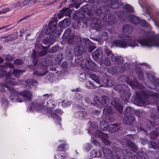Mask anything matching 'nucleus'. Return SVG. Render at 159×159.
<instances>
[{
    "label": "nucleus",
    "mask_w": 159,
    "mask_h": 159,
    "mask_svg": "<svg viewBox=\"0 0 159 159\" xmlns=\"http://www.w3.org/2000/svg\"><path fill=\"white\" fill-rule=\"evenodd\" d=\"M140 95L137 97L135 100L137 105L140 106H143L144 104H151L156 102V100H159V95L154 93L146 91L145 92H142Z\"/></svg>",
    "instance_id": "obj_1"
},
{
    "label": "nucleus",
    "mask_w": 159,
    "mask_h": 159,
    "mask_svg": "<svg viewBox=\"0 0 159 159\" xmlns=\"http://www.w3.org/2000/svg\"><path fill=\"white\" fill-rule=\"evenodd\" d=\"M146 37L143 39H139L137 42L142 46L151 47H159V39H157L155 34L150 32L146 33L144 35Z\"/></svg>",
    "instance_id": "obj_2"
},
{
    "label": "nucleus",
    "mask_w": 159,
    "mask_h": 159,
    "mask_svg": "<svg viewBox=\"0 0 159 159\" xmlns=\"http://www.w3.org/2000/svg\"><path fill=\"white\" fill-rule=\"evenodd\" d=\"M119 37L126 41L116 40L113 42V44L119 47L124 48L127 46L134 47L137 46L135 39L132 37L124 34H120Z\"/></svg>",
    "instance_id": "obj_3"
},
{
    "label": "nucleus",
    "mask_w": 159,
    "mask_h": 159,
    "mask_svg": "<svg viewBox=\"0 0 159 159\" xmlns=\"http://www.w3.org/2000/svg\"><path fill=\"white\" fill-rule=\"evenodd\" d=\"M11 73L6 74L5 75L6 79L5 80V84L0 83V91H4L5 90V88H6L10 91L11 94L9 97L11 100H13L14 98L13 97V91L15 90L13 87L10 86L11 85H15L17 84V82L15 81L14 79H12L11 77Z\"/></svg>",
    "instance_id": "obj_4"
},
{
    "label": "nucleus",
    "mask_w": 159,
    "mask_h": 159,
    "mask_svg": "<svg viewBox=\"0 0 159 159\" xmlns=\"http://www.w3.org/2000/svg\"><path fill=\"white\" fill-rule=\"evenodd\" d=\"M13 97L15 98L16 97V101L18 102H22L25 100L30 101L31 100L32 97V93L27 90H24L20 93H17L15 90H13Z\"/></svg>",
    "instance_id": "obj_5"
},
{
    "label": "nucleus",
    "mask_w": 159,
    "mask_h": 159,
    "mask_svg": "<svg viewBox=\"0 0 159 159\" xmlns=\"http://www.w3.org/2000/svg\"><path fill=\"white\" fill-rule=\"evenodd\" d=\"M45 110H47L49 112H51V116L53 119L56 121H58L59 122L61 120V118L57 115L56 113L59 114L61 113V110L60 109L56 110L55 111V112H52V110L55 106L54 101L52 99H50L46 103V104H44Z\"/></svg>",
    "instance_id": "obj_6"
},
{
    "label": "nucleus",
    "mask_w": 159,
    "mask_h": 159,
    "mask_svg": "<svg viewBox=\"0 0 159 159\" xmlns=\"http://www.w3.org/2000/svg\"><path fill=\"white\" fill-rule=\"evenodd\" d=\"M114 89L120 92L121 99L123 101H127L129 98L130 93L126 85L122 84L116 85L114 87Z\"/></svg>",
    "instance_id": "obj_7"
},
{
    "label": "nucleus",
    "mask_w": 159,
    "mask_h": 159,
    "mask_svg": "<svg viewBox=\"0 0 159 159\" xmlns=\"http://www.w3.org/2000/svg\"><path fill=\"white\" fill-rule=\"evenodd\" d=\"M81 67L85 70L94 71H96L98 68L97 66L90 58L84 59L81 62Z\"/></svg>",
    "instance_id": "obj_8"
},
{
    "label": "nucleus",
    "mask_w": 159,
    "mask_h": 159,
    "mask_svg": "<svg viewBox=\"0 0 159 159\" xmlns=\"http://www.w3.org/2000/svg\"><path fill=\"white\" fill-rule=\"evenodd\" d=\"M131 154L130 152H128L126 150H122L121 151H120L118 155L112 154L110 159H126L125 158V156L130 157Z\"/></svg>",
    "instance_id": "obj_9"
},
{
    "label": "nucleus",
    "mask_w": 159,
    "mask_h": 159,
    "mask_svg": "<svg viewBox=\"0 0 159 159\" xmlns=\"http://www.w3.org/2000/svg\"><path fill=\"white\" fill-rule=\"evenodd\" d=\"M120 81L122 82H126L127 84H129L131 87H135L140 88V84H139L137 81L134 80L133 81H130L126 76L123 75L119 78Z\"/></svg>",
    "instance_id": "obj_10"
},
{
    "label": "nucleus",
    "mask_w": 159,
    "mask_h": 159,
    "mask_svg": "<svg viewBox=\"0 0 159 159\" xmlns=\"http://www.w3.org/2000/svg\"><path fill=\"white\" fill-rule=\"evenodd\" d=\"M31 109L35 110L37 111H40L43 110H45L44 103L41 102L40 100H38L34 101L31 106Z\"/></svg>",
    "instance_id": "obj_11"
},
{
    "label": "nucleus",
    "mask_w": 159,
    "mask_h": 159,
    "mask_svg": "<svg viewBox=\"0 0 159 159\" xmlns=\"http://www.w3.org/2000/svg\"><path fill=\"white\" fill-rule=\"evenodd\" d=\"M93 134L96 137L100 138L105 144L107 145L110 143V141L108 140V136L107 134L97 130Z\"/></svg>",
    "instance_id": "obj_12"
},
{
    "label": "nucleus",
    "mask_w": 159,
    "mask_h": 159,
    "mask_svg": "<svg viewBox=\"0 0 159 159\" xmlns=\"http://www.w3.org/2000/svg\"><path fill=\"white\" fill-rule=\"evenodd\" d=\"M84 39H86L84 38ZM83 39H81V38L79 36H76L75 37V35L73 34H71L68 39V42L69 44H80L81 45H83L84 43L83 42Z\"/></svg>",
    "instance_id": "obj_13"
},
{
    "label": "nucleus",
    "mask_w": 159,
    "mask_h": 159,
    "mask_svg": "<svg viewBox=\"0 0 159 159\" xmlns=\"http://www.w3.org/2000/svg\"><path fill=\"white\" fill-rule=\"evenodd\" d=\"M103 21L108 25H111L114 24L116 21L115 16L111 13L106 14L102 18Z\"/></svg>",
    "instance_id": "obj_14"
},
{
    "label": "nucleus",
    "mask_w": 159,
    "mask_h": 159,
    "mask_svg": "<svg viewBox=\"0 0 159 159\" xmlns=\"http://www.w3.org/2000/svg\"><path fill=\"white\" fill-rule=\"evenodd\" d=\"M83 41L84 44L86 45H85L86 52H91L95 48L94 46L92 45L91 43L88 39H84Z\"/></svg>",
    "instance_id": "obj_15"
},
{
    "label": "nucleus",
    "mask_w": 159,
    "mask_h": 159,
    "mask_svg": "<svg viewBox=\"0 0 159 159\" xmlns=\"http://www.w3.org/2000/svg\"><path fill=\"white\" fill-rule=\"evenodd\" d=\"M74 54L77 56L81 55L82 53L86 52L85 45H80L75 48L74 49Z\"/></svg>",
    "instance_id": "obj_16"
},
{
    "label": "nucleus",
    "mask_w": 159,
    "mask_h": 159,
    "mask_svg": "<svg viewBox=\"0 0 159 159\" xmlns=\"http://www.w3.org/2000/svg\"><path fill=\"white\" fill-rule=\"evenodd\" d=\"M111 104L114 106L116 110H117L120 113L122 112L123 107L120 103V101L117 98H115L111 101Z\"/></svg>",
    "instance_id": "obj_17"
},
{
    "label": "nucleus",
    "mask_w": 159,
    "mask_h": 159,
    "mask_svg": "<svg viewBox=\"0 0 159 159\" xmlns=\"http://www.w3.org/2000/svg\"><path fill=\"white\" fill-rule=\"evenodd\" d=\"M96 8V6L92 7V10L94 11L99 16L105 14L108 11V9L107 7H99L97 10L96 11L95 9Z\"/></svg>",
    "instance_id": "obj_18"
},
{
    "label": "nucleus",
    "mask_w": 159,
    "mask_h": 159,
    "mask_svg": "<svg viewBox=\"0 0 159 159\" xmlns=\"http://www.w3.org/2000/svg\"><path fill=\"white\" fill-rule=\"evenodd\" d=\"M131 157V156H130ZM131 159H148V156L144 152H140L131 156Z\"/></svg>",
    "instance_id": "obj_19"
},
{
    "label": "nucleus",
    "mask_w": 159,
    "mask_h": 159,
    "mask_svg": "<svg viewBox=\"0 0 159 159\" xmlns=\"http://www.w3.org/2000/svg\"><path fill=\"white\" fill-rule=\"evenodd\" d=\"M101 19L96 17L94 18L93 20V23L94 24V27L98 31H101L102 26L101 25Z\"/></svg>",
    "instance_id": "obj_20"
},
{
    "label": "nucleus",
    "mask_w": 159,
    "mask_h": 159,
    "mask_svg": "<svg viewBox=\"0 0 159 159\" xmlns=\"http://www.w3.org/2000/svg\"><path fill=\"white\" fill-rule=\"evenodd\" d=\"M71 11L69 10V8H64L61 10L58 14L59 19L61 18L64 16H70L71 14Z\"/></svg>",
    "instance_id": "obj_21"
},
{
    "label": "nucleus",
    "mask_w": 159,
    "mask_h": 159,
    "mask_svg": "<svg viewBox=\"0 0 159 159\" xmlns=\"http://www.w3.org/2000/svg\"><path fill=\"white\" fill-rule=\"evenodd\" d=\"M90 156L93 158H100L102 156V153L100 149H93L90 152Z\"/></svg>",
    "instance_id": "obj_22"
},
{
    "label": "nucleus",
    "mask_w": 159,
    "mask_h": 159,
    "mask_svg": "<svg viewBox=\"0 0 159 159\" xmlns=\"http://www.w3.org/2000/svg\"><path fill=\"white\" fill-rule=\"evenodd\" d=\"M102 53L101 49H97L92 53V55L94 59L97 60L101 57Z\"/></svg>",
    "instance_id": "obj_23"
},
{
    "label": "nucleus",
    "mask_w": 159,
    "mask_h": 159,
    "mask_svg": "<svg viewBox=\"0 0 159 159\" xmlns=\"http://www.w3.org/2000/svg\"><path fill=\"white\" fill-rule=\"evenodd\" d=\"M113 113L112 107L110 105L106 106L103 109V114L107 116L111 115Z\"/></svg>",
    "instance_id": "obj_24"
},
{
    "label": "nucleus",
    "mask_w": 159,
    "mask_h": 159,
    "mask_svg": "<svg viewBox=\"0 0 159 159\" xmlns=\"http://www.w3.org/2000/svg\"><path fill=\"white\" fill-rule=\"evenodd\" d=\"M104 157L107 159H110L112 153L111 151L108 148H104L102 150Z\"/></svg>",
    "instance_id": "obj_25"
},
{
    "label": "nucleus",
    "mask_w": 159,
    "mask_h": 159,
    "mask_svg": "<svg viewBox=\"0 0 159 159\" xmlns=\"http://www.w3.org/2000/svg\"><path fill=\"white\" fill-rule=\"evenodd\" d=\"M135 120V118L133 116H129L125 117L124 120L123 122L126 125L132 124Z\"/></svg>",
    "instance_id": "obj_26"
},
{
    "label": "nucleus",
    "mask_w": 159,
    "mask_h": 159,
    "mask_svg": "<svg viewBox=\"0 0 159 159\" xmlns=\"http://www.w3.org/2000/svg\"><path fill=\"white\" fill-rule=\"evenodd\" d=\"M129 20L134 24L139 23L140 20L139 18L133 15H130L128 18Z\"/></svg>",
    "instance_id": "obj_27"
},
{
    "label": "nucleus",
    "mask_w": 159,
    "mask_h": 159,
    "mask_svg": "<svg viewBox=\"0 0 159 159\" xmlns=\"http://www.w3.org/2000/svg\"><path fill=\"white\" fill-rule=\"evenodd\" d=\"M70 24L68 19H65L59 23V25L61 28H66L69 26Z\"/></svg>",
    "instance_id": "obj_28"
},
{
    "label": "nucleus",
    "mask_w": 159,
    "mask_h": 159,
    "mask_svg": "<svg viewBox=\"0 0 159 159\" xmlns=\"http://www.w3.org/2000/svg\"><path fill=\"white\" fill-rule=\"evenodd\" d=\"M120 0H110L108 2L110 3V7L112 8H116L119 6V2Z\"/></svg>",
    "instance_id": "obj_29"
},
{
    "label": "nucleus",
    "mask_w": 159,
    "mask_h": 159,
    "mask_svg": "<svg viewBox=\"0 0 159 159\" xmlns=\"http://www.w3.org/2000/svg\"><path fill=\"white\" fill-rule=\"evenodd\" d=\"M127 144L134 152H135L137 151L138 148L137 146L132 142L131 140H127Z\"/></svg>",
    "instance_id": "obj_30"
},
{
    "label": "nucleus",
    "mask_w": 159,
    "mask_h": 159,
    "mask_svg": "<svg viewBox=\"0 0 159 159\" xmlns=\"http://www.w3.org/2000/svg\"><path fill=\"white\" fill-rule=\"evenodd\" d=\"M26 86H28L30 88L32 86H35L37 84V82L35 80L30 79L26 80Z\"/></svg>",
    "instance_id": "obj_31"
},
{
    "label": "nucleus",
    "mask_w": 159,
    "mask_h": 159,
    "mask_svg": "<svg viewBox=\"0 0 159 159\" xmlns=\"http://www.w3.org/2000/svg\"><path fill=\"white\" fill-rule=\"evenodd\" d=\"M109 125L106 122H101L100 125V128L103 131H107L109 130Z\"/></svg>",
    "instance_id": "obj_32"
},
{
    "label": "nucleus",
    "mask_w": 159,
    "mask_h": 159,
    "mask_svg": "<svg viewBox=\"0 0 159 159\" xmlns=\"http://www.w3.org/2000/svg\"><path fill=\"white\" fill-rule=\"evenodd\" d=\"M123 31L129 34L131 33L132 31V28L129 25H125L123 27Z\"/></svg>",
    "instance_id": "obj_33"
},
{
    "label": "nucleus",
    "mask_w": 159,
    "mask_h": 159,
    "mask_svg": "<svg viewBox=\"0 0 159 159\" xmlns=\"http://www.w3.org/2000/svg\"><path fill=\"white\" fill-rule=\"evenodd\" d=\"M24 70H18L17 69H14L12 73L15 77H18L19 76L22 75L23 72H24Z\"/></svg>",
    "instance_id": "obj_34"
},
{
    "label": "nucleus",
    "mask_w": 159,
    "mask_h": 159,
    "mask_svg": "<svg viewBox=\"0 0 159 159\" xmlns=\"http://www.w3.org/2000/svg\"><path fill=\"white\" fill-rule=\"evenodd\" d=\"M159 135V128H156L155 130H153L151 134V137L152 139H154Z\"/></svg>",
    "instance_id": "obj_35"
},
{
    "label": "nucleus",
    "mask_w": 159,
    "mask_h": 159,
    "mask_svg": "<svg viewBox=\"0 0 159 159\" xmlns=\"http://www.w3.org/2000/svg\"><path fill=\"white\" fill-rule=\"evenodd\" d=\"M120 123L118 124H114L112 125V127L111 128L112 129V132H114L115 131H117L119 130H120L122 129V128L120 126Z\"/></svg>",
    "instance_id": "obj_36"
},
{
    "label": "nucleus",
    "mask_w": 159,
    "mask_h": 159,
    "mask_svg": "<svg viewBox=\"0 0 159 159\" xmlns=\"http://www.w3.org/2000/svg\"><path fill=\"white\" fill-rule=\"evenodd\" d=\"M43 72L41 73L40 71H38L37 72H34V74L38 76H43L47 73V71L46 69V67L43 66L42 67Z\"/></svg>",
    "instance_id": "obj_37"
},
{
    "label": "nucleus",
    "mask_w": 159,
    "mask_h": 159,
    "mask_svg": "<svg viewBox=\"0 0 159 159\" xmlns=\"http://www.w3.org/2000/svg\"><path fill=\"white\" fill-rule=\"evenodd\" d=\"M85 86L86 87L89 89H94L97 87L100 86H96L93 84L90 81H87L85 83Z\"/></svg>",
    "instance_id": "obj_38"
},
{
    "label": "nucleus",
    "mask_w": 159,
    "mask_h": 159,
    "mask_svg": "<svg viewBox=\"0 0 159 159\" xmlns=\"http://www.w3.org/2000/svg\"><path fill=\"white\" fill-rule=\"evenodd\" d=\"M65 53L66 58L67 59H70L72 58V53L71 52L70 49H66Z\"/></svg>",
    "instance_id": "obj_39"
},
{
    "label": "nucleus",
    "mask_w": 159,
    "mask_h": 159,
    "mask_svg": "<svg viewBox=\"0 0 159 159\" xmlns=\"http://www.w3.org/2000/svg\"><path fill=\"white\" fill-rule=\"evenodd\" d=\"M71 32V30L70 28H68L64 32L62 38L64 39H66L70 36Z\"/></svg>",
    "instance_id": "obj_40"
},
{
    "label": "nucleus",
    "mask_w": 159,
    "mask_h": 159,
    "mask_svg": "<svg viewBox=\"0 0 159 159\" xmlns=\"http://www.w3.org/2000/svg\"><path fill=\"white\" fill-rule=\"evenodd\" d=\"M107 85L109 86H112L115 83V81L113 78L110 77L107 79Z\"/></svg>",
    "instance_id": "obj_41"
},
{
    "label": "nucleus",
    "mask_w": 159,
    "mask_h": 159,
    "mask_svg": "<svg viewBox=\"0 0 159 159\" xmlns=\"http://www.w3.org/2000/svg\"><path fill=\"white\" fill-rule=\"evenodd\" d=\"M102 121L104 122H112L114 121V119L112 117H107L105 118L103 117L102 119Z\"/></svg>",
    "instance_id": "obj_42"
},
{
    "label": "nucleus",
    "mask_w": 159,
    "mask_h": 159,
    "mask_svg": "<svg viewBox=\"0 0 159 159\" xmlns=\"http://www.w3.org/2000/svg\"><path fill=\"white\" fill-rule=\"evenodd\" d=\"M57 22L56 21H50L49 22L48 25H53L52 26V28L51 29H52V32H55L56 30H57Z\"/></svg>",
    "instance_id": "obj_43"
},
{
    "label": "nucleus",
    "mask_w": 159,
    "mask_h": 159,
    "mask_svg": "<svg viewBox=\"0 0 159 159\" xmlns=\"http://www.w3.org/2000/svg\"><path fill=\"white\" fill-rule=\"evenodd\" d=\"M89 77L93 80L95 81L97 84H100V81L99 80L98 78L95 74H90L89 75Z\"/></svg>",
    "instance_id": "obj_44"
},
{
    "label": "nucleus",
    "mask_w": 159,
    "mask_h": 159,
    "mask_svg": "<svg viewBox=\"0 0 159 159\" xmlns=\"http://www.w3.org/2000/svg\"><path fill=\"white\" fill-rule=\"evenodd\" d=\"M134 110L133 109L130 107H127L125 110V111L124 112V114L125 115H126L128 114H132L133 112H134Z\"/></svg>",
    "instance_id": "obj_45"
},
{
    "label": "nucleus",
    "mask_w": 159,
    "mask_h": 159,
    "mask_svg": "<svg viewBox=\"0 0 159 159\" xmlns=\"http://www.w3.org/2000/svg\"><path fill=\"white\" fill-rule=\"evenodd\" d=\"M76 117L79 119H82L84 116V113L82 111H78L75 113Z\"/></svg>",
    "instance_id": "obj_46"
},
{
    "label": "nucleus",
    "mask_w": 159,
    "mask_h": 159,
    "mask_svg": "<svg viewBox=\"0 0 159 159\" xmlns=\"http://www.w3.org/2000/svg\"><path fill=\"white\" fill-rule=\"evenodd\" d=\"M52 26L51 25H48V26L46 28L45 31V33L46 34H51L52 32V30L51 29Z\"/></svg>",
    "instance_id": "obj_47"
},
{
    "label": "nucleus",
    "mask_w": 159,
    "mask_h": 159,
    "mask_svg": "<svg viewBox=\"0 0 159 159\" xmlns=\"http://www.w3.org/2000/svg\"><path fill=\"white\" fill-rule=\"evenodd\" d=\"M82 96L81 94L79 93H76V97L75 99L76 101L77 102L80 101L82 99Z\"/></svg>",
    "instance_id": "obj_48"
},
{
    "label": "nucleus",
    "mask_w": 159,
    "mask_h": 159,
    "mask_svg": "<svg viewBox=\"0 0 159 159\" xmlns=\"http://www.w3.org/2000/svg\"><path fill=\"white\" fill-rule=\"evenodd\" d=\"M124 8L129 12H133L134 11L133 8L129 5H125L124 6Z\"/></svg>",
    "instance_id": "obj_49"
},
{
    "label": "nucleus",
    "mask_w": 159,
    "mask_h": 159,
    "mask_svg": "<svg viewBox=\"0 0 159 159\" xmlns=\"http://www.w3.org/2000/svg\"><path fill=\"white\" fill-rule=\"evenodd\" d=\"M59 47L58 46H54L51 48L49 50V52L51 53H55L58 50Z\"/></svg>",
    "instance_id": "obj_50"
},
{
    "label": "nucleus",
    "mask_w": 159,
    "mask_h": 159,
    "mask_svg": "<svg viewBox=\"0 0 159 159\" xmlns=\"http://www.w3.org/2000/svg\"><path fill=\"white\" fill-rule=\"evenodd\" d=\"M14 63L16 65H21L23 63V61L20 59H17L14 61Z\"/></svg>",
    "instance_id": "obj_51"
},
{
    "label": "nucleus",
    "mask_w": 159,
    "mask_h": 159,
    "mask_svg": "<svg viewBox=\"0 0 159 159\" xmlns=\"http://www.w3.org/2000/svg\"><path fill=\"white\" fill-rule=\"evenodd\" d=\"M157 145L156 143L154 141H152L150 142L149 147L150 148L156 149L157 147Z\"/></svg>",
    "instance_id": "obj_52"
},
{
    "label": "nucleus",
    "mask_w": 159,
    "mask_h": 159,
    "mask_svg": "<svg viewBox=\"0 0 159 159\" xmlns=\"http://www.w3.org/2000/svg\"><path fill=\"white\" fill-rule=\"evenodd\" d=\"M7 68L5 65H0V71L1 72L5 73Z\"/></svg>",
    "instance_id": "obj_53"
},
{
    "label": "nucleus",
    "mask_w": 159,
    "mask_h": 159,
    "mask_svg": "<svg viewBox=\"0 0 159 159\" xmlns=\"http://www.w3.org/2000/svg\"><path fill=\"white\" fill-rule=\"evenodd\" d=\"M63 59V57L61 54H58L56 59V60L58 61V63H60Z\"/></svg>",
    "instance_id": "obj_54"
},
{
    "label": "nucleus",
    "mask_w": 159,
    "mask_h": 159,
    "mask_svg": "<svg viewBox=\"0 0 159 159\" xmlns=\"http://www.w3.org/2000/svg\"><path fill=\"white\" fill-rule=\"evenodd\" d=\"M82 3L81 2L80 0H76L74 3V6L76 9L79 8L80 5Z\"/></svg>",
    "instance_id": "obj_55"
},
{
    "label": "nucleus",
    "mask_w": 159,
    "mask_h": 159,
    "mask_svg": "<svg viewBox=\"0 0 159 159\" xmlns=\"http://www.w3.org/2000/svg\"><path fill=\"white\" fill-rule=\"evenodd\" d=\"M104 64L107 66H109L111 65L110 60L107 58H105L103 60Z\"/></svg>",
    "instance_id": "obj_56"
},
{
    "label": "nucleus",
    "mask_w": 159,
    "mask_h": 159,
    "mask_svg": "<svg viewBox=\"0 0 159 159\" xmlns=\"http://www.w3.org/2000/svg\"><path fill=\"white\" fill-rule=\"evenodd\" d=\"M109 100L107 97L106 96H103L102 97V103L103 104H104L107 102Z\"/></svg>",
    "instance_id": "obj_57"
},
{
    "label": "nucleus",
    "mask_w": 159,
    "mask_h": 159,
    "mask_svg": "<svg viewBox=\"0 0 159 159\" xmlns=\"http://www.w3.org/2000/svg\"><path fill=\"white\" fill-rule=\"evenodd\" d=\"M83 60L84 59H83L82 58H78L75 59V61L77 65H80V66H81V62L82 61H83Z\"/></svg>",
    "instance_id": "obj_58"
},
{
    "label": "nucleus",
    "mask_w": 159,
    "mask_h": 159,
    "mask_svg": "<svg viewBox=\"0 0 159 159\" xmlns=\"http://www.w3.org/2000/svg\"><path fill=\"white\" fill-rule=\"evenodd\" d=\"M105 52L108 56H110L111 57L112 55H113L111 51L107 48H105Z\"/></svg>",
    "instance_id": "obj_59"
},
{
    "label": "nucleus",
    "mask_w": 159,
    "mask_h": 159,
    "mask_svg": "<svg viewBox=\"0 0 159 159\" xmlns=\"http://www.w3.org/2000/svg\"><path fill=\"white\" fill-rule=\"evenodd\" d=\"M55 157L56 159H64L65 157L64 155H62L61 153L57 154Z\"/></svg>",
    "instance_id": "obj_60"
},
{
    "label": "nucleus",
    "mask_w": 159,
    "mask_h": 159,
    "mask_svg": "<svg viewBox=\"0 0 159 159\" xmlns=\"http://www.w3.org/2000/svg\"><path fill=\"white\" fill-rule=\"evenodd\" d=\"M116 60L115 62H116L119 64H121L124 61L123 58L122 57L120 56H119V58H116Z\"/></svg>",
    "instance_id": "obj_61"
},
{
    "label": "nucleus",
    "mask_w": 159,
    "mask_h": 159,
    "mask_svg": "<svg viewBox=\"0 0 159 159\" xmlns=\"http://www.w3.org/2000/svg\"><path fill=\"white\" fill-rule=\"evenodd\" d=\"M71 103V102L70 101H67L66 102V101H63L62 105L63 106L66 107L70 105Z\"/></svg>",
    "instance_id": "obj_62"
},
{
    "label": "nucleus",
    "mask_w": 159,
    "mask_h": 159,
    "mask_svg": "<svg viewBox=\"0 0 159 159\" xmlns=\"http://www.w3.org/2000/svg\"><path fill=\"white\" fill-rule=\"evenodd\" d=\"M111 59V60L115 62L116 60V58H119V56L118 55H112L110 57Z\"/></svg>",
    "instance_id": "obj_63"
},
{
    "label": "nucleus",
    "mask_w": 159,
    "mask_h": 159,
    "mask_svg": "<svg viewBox=\"0 0 159 159\" xmlns=\"http://www.w3.org/2000/svg\"><path fill=\"white\" fill-rule=\"evenodd\" d=\"M47 78V79L50 81H52L54 80L55 77L53 75L52 73H51L48 75Z\"/></svg>",
    "instance_id": "obj_64"
}]
</instances>
